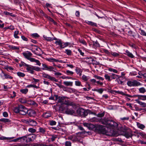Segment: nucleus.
Wrapping results in <instances>:
<instances>
[{"mask_svg":"<svg viewBox=\"0 0 146 146\" xmlns=\"http://www.w3.org/2000/svg\"><path fill=\"white\" fill-rule=\"evenodd\" d=\"M100 121L104 125H106V127L104 126L99 125L96 127V129L98 132L100 133L109 135L108 133H110L112 135H114L115 130L118 126L117 123L112 120H109L107 118L102 119Z\"/></svg>","mask_w":146,"mask_h":146,"instance_id":"1","label":"nucleus"},{"mask_svg":"<svg viewBox=\"0 0 146 146\" xmlns=\"http://www.w3.org/2000/svg\"><path fill=\"white\" fill-rule=\"evenodd\" d=\"M56 99V100L58 103H61L62 104H64L67 106H73V104L70 101L66 100L67 97L65 96H58L55 95Z\"/></svg>","mask_w":146,"mask_h":146,"instance_id":"2","label":"nucleus"},{"mask_svg":"<svg viewBox=\"0 0 146 146\" xmlns=\"http://www.w3.org/2000/svg\"><path fill=\"white\" fill-rule=\"evenodd\" d=\"M82 137L79 133H77L76 135H70L68 137V139L70 140L73 142H82Z\"/></svg>","mask_w":146,"mask_h":146,"instance_id":"3","label":"nucleus"},{"mask_svg":"<svg viewBox=\"0 0 146 146\" xmlns=\"http://www.w3.org/2000/svg\"><path fill=\"white\" fill-rule=\"evenodd\" d=\"M55 43L59 45L61 48H65L70 44V43L69 42H66L65 43L62 42L60 40L56 41Z\"/></svg>","mask_w":146,"mask_h":146,"instance_id":"4","label":"nucleus"},{"mask_svg":"<svg viewBox=\"0 0 146 146\" xmlns=\"http://www.w3.org/2000/svg\"><path fill=\"white\" fill-rule=\"evenodd\" d=\"M127 85L129 86H136L141 85V83L136 80L132 81H128L127 83Z\"/></svg>","mask_w":146,"mask_h":146,"instance_id":"5","label":"nucleus"},{"mask_svg":"<svg viewBox=\"0 0 146 146\" xmlns=\"http://www.w3.org/2000/svg\"><path fill=\"white\" fill-rule=\"evenodd\" d=\"M19 108V113L21 115H25L28 112V110L23 105H20Z\"/></svg>","mask_w":146,"mask_h":146,"instance_id":"6","label":"nucleus"},{"mask_svg":"<svg viewBox=\"0 0 146 146\" xmlns=\"http://www.w3.org/2000/svg\"><path fill=\"white\" fill-rule=\"evenodd\" d=\"M23 54L25 58L29 60L30 62L33 58L31 57L32 56V54L29 51H27L24 52L23 53Z\"/></svg>","mask_w":146,"mask_h":146,"instance_id":"7","label":"nucleus"},{"mask_svg":"<svg viewBox=\"0 0 146 146\" xmlns=\"http://www.w3.org/2000/svg\"><path fill=\"white\" fill-rule=\"evenodd\" d=\"M77 112L78 115L81 116H85L87 115V113L82 108H80L77 110Z\"/></svg>","mask_w":146,"mask_h":146,"instance_id":"8","label":"nucleus"},{"mask_svg":"<svg viewBox=\"0 0 146 146\" xmlns=\"http://www.w3.org/2000/svg\"><path fill=\"white\" fill-rule=\"evenodd\" d=\"M27 135V142H29L30 141H33L36 137V135L35 134Z\"/></svg>","mask_w":146,"mask_h":146,"instance_id":"9","label":"nucleus"},{"mask_svg":"<svg viewBox=\"0 0 146 146\" xmlns=\"http://www.w3.org/2000/svg\"><path fill=\"white\" fill-rule=\"evenodd\" d=\"M25 122L27 124L31 126H35L37 123L35 120L31 119H28L25 120Z\"/></svg>","mask_w":146,"mask_h":146,"instance_id":"10","label":"nucleus"},{"mask_svg":"<svg viewBox=\"0 0 146 146\" xmlns=\"http://www.w3.org/2000/svg\"><path fill=\"white\" fill-rule=\"evenodd\" d=\"M42 70H47L50 71H53L55 72L53 70L54 69V67L52 66H48L45 64H42Z\"/></svg>","mask_w":146,"mask_h":146,"instance_id":"11","label":"nucleus"},{"mask_svg":"<svg viewBox=\"0 0 146 146\" xmlns=\"http://www.w3.org/2000/svg\"><path fill=\"white\" fill-rule=\"evenodd\" d=\"M65 111L67 114L76 115L75 111L72 109L67 108Z\"/></svg>","mask_w":146,"mask_h":146,"instance_id":"12","label":"nucleus"},{"mask_svg":"<svg viewBox=\"0 0 146 146\" xmlns=\"http://www.w3.org/2000/svg\"><path fill=\"white\" fill-rule=\"evenodd\" d=\"M84 61L89 64H91L93 63V58L92 57H88L84 58Z\"/></svg>","mask_w":146,"mask_h":146,"instance_id":"13","label":"nucleus"},{"mask_svg":"<svg viewBox=\"0 0 146 146\" xmlns=\"http://www.w3.org/2000/svg\"><path fill=\"white\" fill-rule=\"evenodd\" d=\"M27 72L32 74L34 72L33 66H31L30 65L26 68Z\"/></svg>","mask_w":146,"mask_h":146,"instance_id":"14","label":"nucleus"},{"mask_svg":"<svg viewBox=\"0 0 146 146\" xmlns=\"http://www.w3.org/2000/svg\"><path fill=\"white\" fill-rule=\"evenodd\" d=\"M123 78H120V76H119L116 79L115 81H117L118 84H119L124 85V82L122 81Z\"/></svg>","mask_w":146,"mask_h":146,"instance_id":"15","label":"nucleus"},{"mask_svg":"<svg viewBox=\"0 0 146 146\" xmlns=\"http://www.w3.org/2000/svg\"><path fill=\"white\" fill-rule=\"evenodd\" d=\"M124 135L127 138L131 137L132 136L131 131L130 130L125 132L124 133Z\"/></svg>","mask_w":146,"mask_h":146,"instance_id":"16","label":"nucleus"},{"mask_svg":"<svg viewBox=\"0 0 146 146\" xmlns=\"http://www.w3.org/2000/svg\"><path fill=\"white\" fill-rule=\"evenodd\" d=\"M27 113L30 117L34 116L36 115V112L33 110H31L29 111L28 110V112Z\"/></svg>","mask_w":146,"mask_h":146,"instance_id":"17","label":"nucleus"},{"mask_svg":"<svg viewBox=\"0 0 146 146\" xmlns=\"http://www.w3.org/2000/svg\"><path fill=\"white\" fill-rule=\"evenodd\" d=\"M124 54L131 58H133L134 57V56L132 54L129 52L127 50H126L125 52L124 53Z\"/></svg>","mask_w":146,"mask_h":146,"instance_id":"18","label":"nucleus"},{"mask_svg":"<svg viewBox=\"0 0 146 146\" xmlns=\"http://www.w3.org/2000/svg\"><path fill=\"white\" fill-rule=\"evenodd\" d=\"M46 129L45 128L40 127H39V131L38 132L42 134H44L45 133Z\"/></svg>","mask_w":146,"mask_h":146,"instance_id":"19","label":"nucleus"},{"mask_svg":"<svg viewBox=\"0 0 146 146\" xmlns=\"http://www.w3.org/2000/svg\"><path fill=\"white\" fill-rule=\"evenodd\" d=\"M135 101L137 102V103H138L141 106L143 107H146V103L142 102L139 100V99H136L135 100Z\"/></svg>","mask_w":146,"mask_h":146,"instance_id":"20","label":"nucleus"},{"mask_svg":"<svg viewBox=\"0 0 146 146\" xmlns=\"http://www.w3.org/2000/svg\"><path fill=\"white\" fill-rule=\"evenodd\" d=\"M57 136L55 135H50L49 139L52 141L55 140L57 138Z\"/></svg>","mask_w":146,"mask_h":146,"instance_id":"21","label":"nucleus"},{"mask_svg":"<svg viewBox=\"0 0 146 146\" xmlns=\"http://www.w3.org/2000/svg\"><path fill=\"white\" fill-rule=\"evenodd\" d=\"M51 113L50 112H47L44 113L43 116L45 118H47L50 117L51 116Z\"/></svg>","mask_w":146,"mask_h":146,"instance_id":"22","label":"nucleus"},{"mask_svg":"<svg viewBox=\"0 0 146 146\" xmlns=\"http://www.w3.org/2000/svg\"><path fill=\"white\" fill-rule=\"evenodd\" d=\"M14 138V137H6L3 136L0 137V140H9Z\"/></svg>","mask_w":146,"mask_h":146,"instance_id":"23","label":"nucleus"},{"mask_svg":"<svg viewBox=\"0 0 146 146\" xmlns=\"http://www.w3.org/2000/svg\"><path fill=\"white\" fill-rule=\"evenodd\" d=\"M19 35V31L18 30H17L15 31L14 32V37L16 39H19V37L18 35Z\"/></svg>","mask_w":146,"mask_h":146,"instance_id":"24","label":"nucleus"},{"mask_svg":"<svg viewBox=\"0 0 146 146\" xmlns=\"http://www.w3.org/2000/svg\"><path fill=\"white\" fill-rule=\"evenodd\" d=\"M8 47L13 50H18L19 49V46H15L13 45H9Z\"/></svg>","mask_w":146,"mask_h":146,"instance_id":"25","label":"nucleus"},{"mask_svg":"<svg viewBox=\"0 0 146 146\" xmlns=\"http://www.w3.org/2000/svg\"><path fill=\"white\" fill-rule=\"evenodd\" d=\"M26 103L31 105L36 104V103L35 101L30 100H27Z\"/></svg>","mask_w":146,"mask_h":146,"instance_id":"26","label":"nucleus"},{"mask_svg":"<svg viewBox=\"0 0 146 146\" xmlns=\"http://www.w3.org/2000/svg\"><path fill=\"white\" fill-rule=\"evenodd\" d=\"M139 100H141L145 101L146 100V95H139L138 96Z\"/></svg>","mask_w":146,"mask_h":146,"instance_id":"27","label":"nucleus"},{"mask_svg":"<svg viewBox=\"0 0 146 146\" xmlns=\"http://www.w3.org/2000/svg\"><path fill=\"white\" fill-rule=\"evenodd\" d=\"M137 125L139 128L141 129H143L145 127V126L144 125L138 122L137 123Z\"/></svg>","mask_w":146,"mask_h":146,"instance_id":"28","label":"nucleus"},{"mask_svg":"<svg viewBox=\"0 0 146 146\" xmlns=\"http://www.w3.org/2000/svg\"><path fill=\"white\" fill-rule=\"evenodd\" d=\"M31 62H35L36 63V65H38L39 66H40L41 64L39 60H36L33 58L31 60Z\"/></svg>","mask_w":146,"mask_h":146,"instance_id":"29","label":"nucleus"},{"mask_svg":"<svg viewBox=\"0 0 146 146\" xmlns=\"http://www.w3.org/2000/svg\"><path fill=\"white\" fill-rule=\"evenodd\" d=\"M63 84L67 86H72L73 85V82H72L64 81L63 82Z\"/></svg>","mask_w":146,"mask_h":146,"instance_id":"30","label":"nucleus"},{"mask_svg":"<svg viewBox=\"0 0 146 146\" xmlns=\"http://www.w3.org/2000/svg\"><path fill=\"white\" fill-rule=\"evenodd\" d=\"M3 74L5 79L11 80L13 78V77L12 76H10L6 73H3Z\"/></svg>","mask_w":146,"mask_h":146,"instance_id":"31","label":"nucleus"},{"mask_svg":"<svg viewBox=\"0 0 146 146\" xmlns=\"http://www.w3.org/2000/svg\"><path fill=\"white\" fill-rule=\"evenodd\" d=\"M19 101L23 104L26 103L27 100L24 98H20L19 99Z\"/></svg>","mask_w":146,"mask_h":146,"instance_id":"32","label":"nucleus"},{"mask_svg":"<svg viewBox=\"0 0 146 146\" xmlns=\"http://www.w3.org/2000/svg\"><path fill=\"white\" fill-rule=\"evenodd\" d=\"M17 75L19 77H24L25 76V74L21 72H18L17 73Z\"/></svg>","mask_w":146,"mask_h":146,"instance_id":"33","label":"nucleus"},{"mask_svg":"<svg viewBox=\"0 0 146 146\" xmlns=\"http://www.w3.org/2000/svg\"><path fill=\"white\" fill-rule=\"evenodd\" d=\"M110 53L112 56L115 57H118L119 56V53L116 52L111 51V52Z\"/></svg>","mask_w":146,"mask_h":146,"instance_id":"34","label":"nucleus"},{"mask_svg":"<svg viewBox=\"0 0 146 146\" xmlns=\"http://www.w3.org/2000/svg\"><path fill=\"white\" fill-rule=\"evenodd\" d=\"M139 91L140 93H144L146 92L145 89L144 87H141L139 89Z\"/></svg>","mask_w":146,"mask_h":146,"instance_id":"35","label":"nucleus"},{"mask_svg":"<svg viewBox=\"0 0 146 146\" xmlns=\"http://www.w3.org/2000/svg\"><path fill=\"white\" fill-rule=\"evenodd\" d=\"M42 77L47 78L48 79H49L50 76L48 74H46L44 72H43L42 73Z\"/></svg>","mask_w":146,"mask_h":146,"instance_id":"36","label":"nucleus"},{"mask_svg":"<svg viewBox=\"0 0 146 146\" xmlns=\"http://www.w3.org/2000/svg\"><path fill=\"white\" fill-rule=\"evenodd\" d=\"M86 23L89 25H91L93 26H96L97 25V24L96 23L93 22H92L89 21H86Z\"/></svg>","mask_w":146,"mask_h":146,"instance_id":"37","label":"nucleus"},{"mask_svg":"<svg viewBox=\"0 0 146 146\" xmlns=\"http://www.w3.org/2000/svg\"><path fill=\"white\" fill-rule=\"evenodd\" d=\"M65 73L68 76H72V75L74 74V72L72 71L69 70H67L66 71Z\"/></svg>","mask_w":146,"mask_h":146,"instance_id":"38","label":"nucleus"},{"mask_svg":"<svg viewBox=\"0 0 146 146\" xmlns=\"http://www.w3.org/2000/svg\"><path fill=\"white\" fill-rule=\"evenodd\" d=\"M19 108H20V105H19L18 106L15 107L13 110L16 113H19Z\"/></svg>","mask_w":146,"mask_h":146,"instance_id":"39","label":"nucleus"},{"mask_svg":"<svg viewBox=\"0 0 146 146\" xmlns=\"http://www.w3.org/2000/svg\"><path fill=\"white\" fill-rule=\"evenodd\" d=\"M19 138L20 139H19V140L20 141H26V142H27V135L21 137H19Z\"/></svg>","mask_w":146,"mask_h":146,"instance_id":"40","label":"nucleus"},{"mask_svg":"<svg viewBox=\"0 0 146 146\" xmlns=\"http://www.w3.org/2000/svg\"><path fill=\"white\" fill-rule=\"evenodd\" d=\"M119 76V75L113 73L111 74V78L113 79H115V78L116 79Z\"/></svg>","mask_w":146,"mask_h":146,"instance_id":"41","label":"nucleus"},{"mask_svg":"<svg viewBox=\"0 0 146 146\" xmlns=\"http://www.w3.org/2000/svg\"><path fill=\"white\" fill-rule=\"evenodd\" d=\"M65 53L68 55L70 56L72 54V52L70 50L66 49L65 52Z\"/></svg>","mask_w":146,"mask_h":146,"instance_id":"42","label":"nucleus"},{"mask_svg":"<svg viewBox=\"0 0 146 146\" xmlns=\"http://www.w3.org/2000/svg\"><path fill=\"white\" fill-rule=\"evenodd\" d=\"M78 129L82 131L80 132H79L80 133V134L81 135L82 133H85L86 132L84 131V129L83 127L81 126L78 127Z\"/></svg>","mask_w":146,"mask_h":146,"instance_id":"43","label":"nucleus"},{"mask_svg":"<svg viewBox=\"0 0 146 146\" xmlns=\"http://www.w3.org/2000/svg\"><path fill=\"white\" fill-rule=\"evenodd\" d=\"M79 42H80L82 43L83 44L86 46H87V43L85 41V40H84V39H80L79 40Z\"/></svg>","mask_w":146,"mask_h":146,"instance_id":"44","label":"nucleus"},{"mask_svg":"<svg viewBox=\"0 0 146 146\" xmlns=\"http://www.w3.org/2000/svg\"><path fill=\"white\" fill-rule=\"evenodd\" d=\"M108 70L110 72H113L115 73H118V71L116 69L111 68H109L108 69Z\"/></svg>","mask_w":146,"mask_h":146,"instance_id":"45","label":"nucleus"},{"mask_svg":"<svg viewBox=\"0 0 146 146\" xmlns=\"http://www.w3.org/2000/svg\"><path fill=\"white\" fill-rule=\"evenodd\" d=\"M104 77L105 79L108 81H110L111 80V76H109L108 74H106L104 75Z\"/></svg>","mask_w":146,"mask_h":146,"instance_id":"46","label":"nucleus"},{"mask_svg":"<svg viewBox=\"0 0 146 146\" xmlns=\"http://www.w3.org/2000/svg\"><path fill=\"white\" fill-rule=\"evenodd\" d=\"M28 90L27 89H24L20 90V91L22 94H26L27 93Z\"/></svg>","mask_w":146,"mask_h":146,"instance_id":"47","label":"nucleus"},{"mask_svg":"<svg viewBox=\"0 0 146 146\" xmlns=\"http://www.w3.org/2000/svg\"><path fill=\"white\" fill-rule=\"evenodd\" d=\"M43 37L44 39L47 41H50L53 40V39H52V38L50 37H47L46 36H45V35H44Z\"/></svg>","mask_w":146,"mask_h":146,"instance_id":"48","label":"nucleus"},{"mask_svg":"<svg viewBox=\"0 0 146 146\" xmlns=\"http://www.w3.org/2000/svg\"><path fill=\"white\" fill-rule=\"evenodd\" d=\"M0 121L6 123L9 122L10 121L9 119H8L2 118L0 119Z\"/></svg>","mask_w":146,"mask_h":146,"instance_id":"49","label":"nucleus"},{"mask_svg":"<svg viewBox=\"0 0 146 146\" xmlns=\"http://www.w3.org/2000/svg\"><path fill=\"white\" fill-rule=\"evenodd\" d=\"M94 77L98 80H100L102 81H103L104 80V78L98 75H95Z\"/></svg>","mask_w":146,"mask_h":146,"instance_id":"50","label":"nucleus"},{"mask_svg":"<svg viewBox=\"0 0 146 146\" xmlns=\"http://www.w3.org/2000/svg\"><path fill=\"white\" fill-rule=\"evenodd\" d=\"M28 131L31 133H34L36 132V129L33 128H29L28 129Z\"/></svg>","mask_w":146,"mask_h":146,"instance_id":"51","label":"nucleus"},{"mask_svg":"<svg viewBox=\"0 0 146 146\" xmlns=\"http://www.w3.org/2000/svg\"><path fill=\"white\" fill-rule=\"evenodd\" d=\"M31 36L34 38H38L39 37V35L37 33L32 34L31 35Z\"/></svg>","mask_w":146,"mask_h":146,"instance_id":"52","label":"nucleus"},{"mask_svg":"<svg viewBox=\"0 0 146 146\" xmlns=\"http://www.w3.org/2000/svg\"><path fill=\"white\" fill-rule=\"evenodd\" d=\"M75 85L77 86H83L81 84V82L79 81H75Z\"/></svg>","mask_w":146,"mask_h":146,"instance_id":"53","label":"nucleus"},{"mask_svg":"<svg viewBox=\"0 0 146 146\" xmlns=\"http://www.w3.org/2000/svg\"><path fill=\"white\" fill-rule=\"evenodd\" d=\"M140 31V34L143 36H146V32L143 30L141 29H139Z\"/></svg>","mask_w":146,"mask_h":146,"instance_id":"54","label":"nucleus"},{"mask_svg":"<svg viewBox=\"0 0 146 146\" xmlns=\"http://www.w3.org/2000/svg\"><path fill=\"white\" fill-rule=\"evenodd\" d=\"M82 79L84 81H87L88 80L89 78L86 75H84L82 76Z\"/></svg>","mask_w":146,"mask_h":146,"instance_id":"55","label":"nucleus"},{"mask_svg":"<svg viewBox=\"0 0 146 146\" xmlns=\"http://www.w3.org/2000/svg\"><path fill=\"white\" fill-rule=\"evenodd\" d=\"M47 18L50 21L52 22L55 25L56 24V23L51 18L49 17H47Z\"/></svg>","mask_w":146,"mask_h":146,"instance_id":"56","label":"nucleus"},{"mask_svg":"<svg viewBox=\"0 0 146 146\" xmlns=\"http://www.w3.org/2000/svg\"><path fill=\"white\" fill-rule=\"evenodd\" d=\"M61 78L63 79H72L73 80H75V79L73 78L72 77L69 76H63L61 77Z\"/></svg>","mask_w":146,"mask_h":146,"instance_id":"57","label":"nucleus"},{"mask_svg":"<svg viewBox=\"0 0 146 146\" xmlns=\"http://www.w3.org/2000/svg\"><path fill=\"white\" fill-rule=\"evenodd\" d=\"M56 122L52 120L50 121V124L51 126L55 125Z\"/></svg>","mask_w":146,"mask_h":146,"instance_id":"58","label":"nucleus"},{"mask_svg":"<svg viewBox=\"0 0 146 146\" xmlns=\"http://www.w3.org/2000/svg\"><path fill=\"white\" fill-rule=\"evenodd\" d=\"M49 79L52 81H54L55 82H57L58 81V80L56 79L54 77H52L51 76H50Z\"/></svg>","mask_w":146,"mask_h":146,"instance_id":"59","label":"nucleus"},{"mask_svg":"<svg viewBox=\"0 0 146 146\" xmlns=\"http://www.w3.org/2000/svg\"><path fill=\"white\" fill-rule=\"evenodd\" d=\"M92 64H93L94 65H99L100 63L99 62H98L96 60H94L93 59V63H92Z\"/></svg>","mask_w":146,"mask_h":146,"instance_id":"60","label":"nucleus"},{"mask_svg":"<svg viewBox=\"0 0 146 146\" xmlns=\"http://www.w3.org/2000/svg\"><path fill=\"white\" fill-rule=\"evenodd\" d=\"M68 91L70 93L74 92H75V90L71 88H68Z\"/></svg>","mask_w":146,"mask_h":146,"instance_id":"61","label":"nucleus"},{"mask_svg":"<svg viewBox=\"0 0 146 146\" xmlns=\"http://www.w3.org/2000/svg\"><path fill=\"white\" fill-rule=\"evenodd\" d=\"M75 71L77 74H79L80 72L81 71V69L78 67H76Z\"/></svg>","mask_w":146,"mask_h":146,"instance_id":"62","label":"nucleus"},{"mask_svg":"<svg viewBox=\"0 0 146 146\" xmlns=\"http://www.w3.org/2000/svg\"><path fill=\"white\" fill-rule=\"evenodd\" d=\"M34 70H35L37 71H40V68L38 67L34 66H33Z\"/></svg>","mask_w":146,"mask_h":146,"instance_id":"63","label":"nucleus"},{"mask_svg":"<svg viewBox=\"0 0 146 146\" xmlns=\"http://www.w3.org/2000/svg\"><path fill=\"white\" fill-rule=\"evenodd\" d=\"M65 146H71V143L70 141H66L65 143Z\"/></svg>","mask_w":146,"mask_h":146,"instance_id":"64","label":"nucleus"}]
</instances>
